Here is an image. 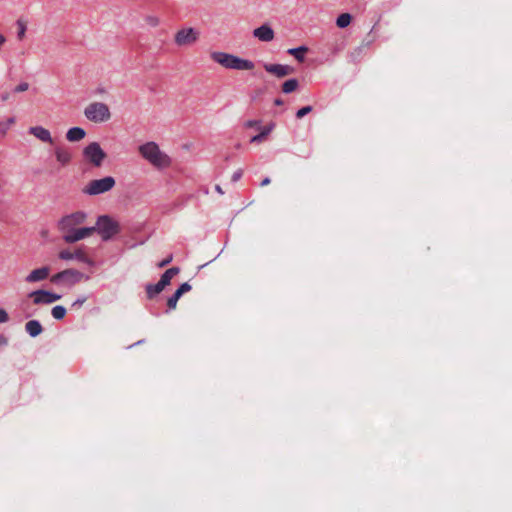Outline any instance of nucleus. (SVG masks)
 I'll return each mask as SVG.
<instances>
[{
  "label": "nucleus",
  "instance_id": "obj_27",
  "mask_svg": "<svg viewBox=\"0 0 512 512\" xmlns=\"http://www.w3.org/2000/svg\"><path fill=\"white\" fill-rule=\"evenodd\" d=\"M74 258L84 263H91L86 253L81 249H78L74 252Z\"/></svg>",
  "mask_w": 512,
  "mask_h": 512
},
{
  "label": "nucleus",
  "instance_id": "obj_20",
  "mask_svg": "<svg viewBox=\"0 0 512 512\" xmlns=\"http://www.w3.org/2000/svg\"><path fill=\"white\" fill-rule=\"evenodd\" d=\"M180 272V269L178 267H172L167 269L161 276L159 282L164 287L168 286L171 282V279L176 276Z\"/></svg>",
  "mask_w": 512,
  "mask_h": 512
},
{
  "label": "nucleus",
  "instance_id": "obj_43",
  "mask_svg": "<svg viewBox=\"0 0 512 512\" xmlns=\"http://www.w3.org/2000/svg\"><path fill=\"white\" fill-rule=\"evenodd\" d=\"M9 98H10V93L9 92L2 93V96H1L2 102L3 101H7Z\"/></svg>",
  "mask_w": 512,
  "mask_h": 512
},
{
  "label": "nucleus",
  "instance_id": "obj_44",
  "mask_svg": "<svg viewBox=\"0 0 512 512\" xmlns=\"http://www.w3.org/2000/svg\"><path fill=\"white\" fill-rule=\"evenodd\" d=\"M8 320V314L2 309V323Z\"/></svg>",
  "mask_w": 512,
  "mask_h": 512
},
{
  "label": "nucleus",
  "instance_id": "obj_40",
  "mask_svg": "<svg viewBox=\"0 0 512 512\" xmlns=\"http://www.w3.org/2000/svg\"><path fill=\"white\" fill-rule=\"evenodd\" d=\"M14 123H15V118L14 117L8 118L7 121H6L7 128L12 126Z\"/></svg>",
  "mask_w": 512,
  "mask_h": 512
},
{
  "label": "nucleus",
  "instance_id": "obj_26",
  "mask_svg": "<svg viewBox=\"0 0 512 512\" xmlns=\"http://www.w3.org/2000/svg\"><path fill=\"white\" fill-rule=\"evenodd\" d=\"M51 314L52 316L57 319V320H61L65 317L66 315V308L64 306H61V305H57L55 307L52 308L51 310Z\"/></svg>",
  "mask_w": 512,
  "mask_h": 512
},
{
  "label": "nucleus",
  "instance_id": "obj_30",
  "mask_svg": "<svg viewBox=\"0 0 512 512\" xmlns=\"http://www.w3.org/2000/svg\"><path fill=\"white\" fill-rule=\"evenodd\" d=\"M68 274L67 273H64V270L59 272V273H56L54 274L52 277H51V282L52 283H55V284H58L60 282H63V279L65 278V276H67Z\"/></svg>",
  "mask_w": 512,
  "mask_h": 512
},
{
  "label": "nucleus",
  "instance_id": "obj_32",
  "mask_svg": "<svg viewBox=\"0 0 512 512\" xmlns=\"http://www.w3.org/2000/svg\"><path fill=\"white\" fill-rule=\"evenodd\" d=\"M312 111V107L311 106H305V107H302L301 109H299L296 113V117L297 118H302L304 117L305 115H307L308 113H310Z\"/></svg>",
  "mask_w": 512,
  "mask_h": 512
},
{
  "label": "nucleus",
  "instance_id": "obj_11",
  "mask_svg": "<svg viewBox=\"0 0 512 512\" xmlns=\"http://www.w3.org/2000/svg\"><path fill=\"white\" fill-rule=\"evenodd\" d=\"M94 233L93 227L76 228L69 234L63 235V240L66 243H74L84 238L91 236Z\"/></svg>",
  "mask_w": 512,
  "mask_h": 512
},
{
  "label": "nucleus",
  "instance_id": "obj_3",
  "mask_svg": "<svg viewBox=\"0 0 512 512\" xmlns=\"http://www.w3.org/2000/svg\"><path fill=\"white\" fill-rule=\"evenodd\" d=\"M94 233L97 232L103 241H108L120 232L118 221L108 215H101L97 218Z\"/></svg>",
  "mask_w": 512,
  "mask_h": 512
},
{
  "label": "nucleus",
  "instance_id": "obj_22",
  "mask_svg": "<svg viewBox=\"0 0 512 512\" xmlns=\"http://www.w3.org/2000/svg\"><path fill=\"white\" fill-rule=\"evenodd\" d=\"M308 51L306 46H300L297 48H290L287 52L295 57V59L299 62H303L305 58V53Z\"/></svg>",
  "mask_w": 512,
  "mask_h": 512
},
{
  "label": "nucleus",
  "instance_id": "obj_6",
  "mask_svg": "<svg viewBox=\"0 0 512 512\" xmlns=\"http://www.w3.org/2000/svg\"><path fill=\"white\" fill-rule=\"evenodd\" d=\"M87 218L86 213L76 211L69 215L62 217L58 222V229L64 234H69L74 231L77 226L83 224Z\"/></svg>",
  "mask_w": 512,
  "mask_h": 512
},
{
  "label": "nucleus",
  "instance_id": "obj_35",
  "mask_svg": "<svg viewBox=\"0 0 512 512\" xmlns=\"http://www.w3.org/2000/svg\"><path fill=\"white\" fill-rule=\"evenodd\" d=\"M259 123H260V121H258V120H248V121L245 122L244 125L247 128H253V127L258 126Z\"/></svg>",
  "mask_w": 512,
  "mask_h": 512
},
{
  "label": "nucleus",
  "instance_id": "obj_42",
  "mask_svg": "<svg viewBox=\"0 0 512 512\" xmlns=\"http://www.w3.org/2000/svg\"><path fill=\"white\" fill-rule=\"evenodd\" d=\"M183 295V293L179 290V288L175 291V293L173 294V297H175L176 299H180V297Z\"/></svg>",
  "mask_w": 512,
  "mask_h": 512
},
{
  "label": "nucleus",
  "instance_id": "obj_25",
  "mask_svg": "<svg viewBox=\"0 0 512 512\" xmlns=\"http://www.w3.org/2000/svg\"><path fill=\"white\" fill-rule=\"evenodd\" d=\"M297 79H289L282 84V91L286 94L294 92L298 88Z\"/></svg>",
  "mask_w": 512,
  "mask_h": 512
},
{
  "label": "nucleus",
  "instance_id": "obj_5",
  "mask_svg": "<svg viewBox=\"0 0 512 512\" xmlns=\"http://www.w3.org/2000/svg\"><path fill=\"white\" fill-rule=\"evenodd\" d=\"M116 184L112 176H106L101 179H94L89 181L83 188V193L95 196L110 191Z\"/></svg>",
  "mask_w": 512,
  "mask_h": 512
},
{
  "label": "nucleus",
  "instance_id": "obj_15",
  "mask_svg": "<svg viewBox=\"0 0 512 512\" xmlns=\"http://www.w3.org/2000/svg\"><path fill=\"white\" fill-rule=\"evenodd\" d=\"M49 274H50V268L47 267V266H44V267H41V268H38V269H34L33 271H31L25 277V281L27 283L40 282V281L45 280L46 278H48Z\"/></svg>",
  "mask_w": 512,
  "mask_h": 512
},
{
  "label": "nucleus",
  "instance_id": "obj_2",
  "mask_svg": "<svg viewBox=\"0 0 512 512\" xmlns=\"http://www.w3.org/2000/svg\"><path fill=\"white\" fill-rule=\"evenodd\" d=\"M210 58L226 69L253 70L255 67L252 61L226 52H211Z\"/></svg>",
  "mask_w": 512,
  "mask_h": 512
},
{
  "label": "nucleus",
  "instance_id": "obj_23",
  "mask_svg": "<svg viewBox=\"0 0 512 512\" xmlns=\"http://www.w3.org/2000/svg\"><path fill=\"white\" fill-rule=\"evenodd\" d=\"M164 289H165V287L163 285H161L160 282H158L156 284H148L146 286V293H147L148 298L152 299L153 297H155L156 295L161 293Z\"/></svg>",
  "mask_w": 512,
  "mask_h": 512
},
{
  "label": "nucleus",
  "instance_id": "obj_28",
  "mask_svg": "<svg viewBox=\"0 0 512 512\" xmlns=\"http://www.w3.org/2000/svg\"><path fill=\"white\" fill-rule=\"evenodd\" d=\"M145 23L150 27H156L159 25L160 20L157 16L148 15L145 17Z\"/></svg>",
  "mask_w": 512,
  "mask_h": 512
},
{
  "label": "nucleus",
  "instance_id": "obj_41",
  "mask_svg": "<svg viewBox=\"0 0 512 512\" xmlns=\"http://www.w3.org/2000/svg\"><path fill=\"white\" fill-rule=\"evenodd\" d=\"M183 295V293L179 290V288L175 291V293L173 294V297H175L176 299H180V297Z\"/></svg>",
  "mask_w": 512,
  "mask_h": 512
},
{
  "label": "nucleus",
  "instance_id": "obj_46",
  "mask_svg": "<svg viewBox=\"0 0 512 512\" xmlns=\"http://www.w3.org/2000/svg\"><path fill=\"white\" fill-rule=\"evenodd\" d=\"M216 190L220 193V194H223L224 192L222 191L221 187L219 185L216 186Z\"/></svg>",
  "mask_w": 512,
  "mask_h": 512
},
{
  "label": "nucleus",
  "instance_id": "obj_29",
  "mask_svg": "<svg viewBox=\"0 0 512 512\" xmlns=\"http://www.w3.org/2000/svg\"><path fill=\"white\" fill-rule=\"evenodd\" d=\"M29 89V83L21 82L17 86H15L12 90L13 93H22Z\"/></svg>",
  "mask_w": 512,
  "mask_h": 512
},
{
  "label": "nucleus",
  "instance_id": "obj_37",
  "mask_svg": "<svg viewBox=\"0 0 512 512\" xmlns=\"http://www.w3.org/2000/svg\"><path fill=\"white\" fill-rule=\"evenodd\" d=\"M179 290L184 294V293H186V292H188V291H190V290H191V285H190V284H188L187 282H186V283H183V284H181V286L179 287Z\"/></svg>",
  "mask_w": 512,
  "mask_h": 512
},
{
  "label": "nucleus",
  "instance_id": "obj_1",
  "mask_svg": "<svg viewBox=\"0 0 512 512\" xmlns=\"http://www.w3.org/2000/svg\"><path fill=\"white\" fill-rule=\"evenodd\" d=\"M139 154L157 169L170 167L171 158L154 141L146 142L138 147Z\"/></svg>",
  "mask_w": 512,
  "mask_h": 512
},
{
  "label": "nucleus",
  "instance_id": "obj_10",
  "mask_svg": "<svg viewBox=\"0 0 512 512\" xmlns=\"http://www.w3.org/2000/svg\"><path fill=\"white\" fill-rule=\"evenodd\" d=\"M33 298L34 304H51L58 301L61 296L46 290H37L29 295Z\"/></svg>",
  "mask_w": 512,
  "mask_h": 512
},
{
  "label": "nucleus",
  "instance_id": "obj_16",
  "mask_svg": "<svg viewBox=\"0 0 512 512\" xmlns=\"http://www.w3.org/2000/svg\"><path fill=\"white\" fill-rule=\"evenodd\" d=\"M64 273H67L68 275L63 279V283L68 286H72L80 282L83 278H86L82 272L75 269H66L64 270Z\"/></svg>",
  "mask_w": 512,
  "mask_h": 512
},
{
  "label": "nucleus",
  "instance_id": "obj_31",
  "mask_svg": "<svg viewBox=\"0 0 512 512\" xmlns=\"http://www.w3.org/2000/svg\"><path fill=\"white\" fill-rule=\"evenodd\" d=\"M59 258L62 260L74 259V252H70L69 250H62L59 252Z\"/></svg>",
  "mask_w": 512,
  "mask_h": 512
},
{
  "label": "nucleus",
  "instance_id": "obj_13",
  "mask_svg": "<svg viewBox=\"0 0 512 512\" xmlns=\"http://www.w3.org/2000/svg\"><path fill=\"white\" fill-rule=\"evenodd\" d=\"M29 134L36 137L38 140H40L43 143L53 144L54 140L51 136V133L48 129L42 127V126H33L29 128Z\"/></svg>",
  "mask_w": 512,
  "mask_h": 512
},
{
  "label": "nucleus",
  "instance_id": "obj_39",
  "mask_svg": "<svg viewBox=\"0 0 512 512\" xmlns=\"http://www.w3.org/2000/svg\"><path fill=\"white\" fill-rule=\"evenodd\" d=\"M270 183H271L270 178L266 177V178H264V179L262 180V182L260 183V186H261V187H264V186L269 185Z\"/></svg>",
  "mask_w": 512,
  "mask_h": 512
},
{
  "label": "nucleus",
  "instance_id": "obj_38",
  "mask_svg": "<svg viewBox=\"0 0 512 512\" xmlns=\"http://www.w3.org/2000/svg\"><path fill=\"white\" fill-rule=\"evenodd\" d=\"M86 301L85 297L77 299L75 302H73L72 307H81Z\"/></svg>",
  "mask_w": 512,
  "mask_h": 512
},
{
  "label": "nucleus",
  "instance_id": "obj_45",
  "mask_svg": "<svg viewBox=\"0 0 512 512\" xmlns=\"http://www.w3.org/2000/svg\"><path fill=\"white\" fill-rule=\"evenodd\" d=\"M283 103H284V102H283V100H282V99H280V98H277V99H275V101H274V104H275V105H277V106L283 105Z\"/></svg>",
  "mask_w": 512,
  "mask_h": 512
},
{
  "label": "nucleus",
  "instance_id": "obj_47",
  "mask_svg": "<svg viewBox=\"0 0 512 512\" xmlns=\"http://www.w3.org/2000/svg\"><path fill=\"white\" fill-rule=\"evenodd\" d=\"M1 41H2V44H4V42L6 41L4 36H2Z\"/></svg>",
  "mask_w": 512,
  "mask_h": 512
},
{
  "label": "nucleus",
  "instance_id": "obj_19",
  "mask_svg": "<svg viewBox=\"0 0 512 512\" xmlns=\"http://www.w3.org/2000/svg\"><path fill=\"white\" fill-rule=\"evenodd\" d=\"M275 124L270 123L269 125L261 128V131L259 134L253 136L251 138V143H261L265 140V138L271 133V131L274 129Z\"/></svg>",
  "mask_w": 512,
  "mask_h": 512
},
{
  "label": "nucleus",
  "instance_id": "obj_18",
  "mask_svg": "<svg viewBox=\"0 0 512 512\" xmlns=\"http://www.w3.org/2000/svg\"><path fill=\"white\" fill-rule=\"evenodd\" d=\"M26 332L31 337H36L40 335L43 331L42 325L37 320H30L25 324Z\"/></svg>",
  "mask_w": 512,
  "mask_h": 512
},
{
  "label": "nucleus",
  "instance_id": "obj_21",
  "mask_svg": "<svg viewBox=\"0 0 512 512\" xmlns=\"http://www.w3.org/2000/svg\"><path fill=\"white\" fill-rule=\"evenodd\" d=\"M16 34H17V39L19 41H22L24 38H25V35H26V31H27V21L24 20L23 18H19L17 21H16Z\"/></svg>",
  "mask_w": 512,
  "mask_h": 512
},
{
  "label": "nucleus",
  "instance_id": "obj_14",
  "mask_svg": "<svg viewBox=\"0 0 512 512\" xmlns=\"http://www.w3.org/2000/svg\"><path fill=\"white\" fill-rule=\"evenodd\" d=\"M253 36L260 41L270 42L274 39L275 34L269 25L264 24L253 30Z\"/></svg>",
  "mask_w": 512,
  "mask_h": 512
},
{
  "label": "nucleus",
  "instance_id": "obj_24",
  "mask_svg": "<svg viewBox=\"0 0 512 512\" xmlns=\"http://www.w3.org/2000/svg\"><path fill=\"white\" fill-rule=\"evenodd\" d=\"M352 22V16L349 13H342L336 19V25L339 28H346Z\"/></svg>",
  "mask_w": 512,
  "mask_h": 512
},
{
  "label": "nucleus",
  "instance_id": "obj_8",
  "mask_svg": "<svg viewBox=\"0 0 512 512\" xmlns=\"http://www.w3.org/2000/svg\"><path fill=\"white\" fill-rule=\"evenodd\" d=\"M199 32L192 28H182L175 33L174 42L177 46H191L199 39Z\"/></svg>",
  "mask_w": 512,
  "mask_h": 512
},
{
  "label": "nucleus",
  "instance_id": "obj_17",
  "mask_svg": "<svg viewBox=\"0 0 512 512\" xmlns=\"http://www.w3.org/2000/svg\"><path fill=\"white\" fill-rule=\"evenodd\" d=\"M86 135V132L81 127L70 128L66 133V139L69 142H78L82 140Z\"/></svg>",
  "mask_w": 512,
  "mask_h": 512
},
{
  "label": "nucleus",
  "instance_id": "obj_12",
  "mask_svg": "<svg viewBox=\"0 0 512 512\" xmlns=\"http://www.w3.org/2000/svg\"><path fill=\"white\" fill-rule=\"evenodd\" d=\"M263 67L266 72L278 78H283L294 73V68L289 65L265 63Z\"/></svg>",
  "mask_w": 512,
  "mask_h": 512
},
{
  "label": "nucleus",
  "instance_id": "obj_34",
  "mask_svg": "<svg viewBox=\"0 0 512 512\" xmlns=\"http://www.w3.org/2000/svg\"><path fill=\"white\" fill-rule=\"evenodd\" d=\"M243 175V170L242 169H238L237 171H235L232 175V181L233 182H237Z\"/></svg>",
  "mask_w": 512,
  "mask_h": 512
},
{
  "label": "nucleus",
  "instance_id": "obj_9",
  "mask_svg": "<svg viewBox=\"0 0 512 512\" xmlns=\"http://www.w3.org/2000/svg\"><path fill=\"white\" fill-rule=\"evenodd\" d=\"M53 154L57 162V170L68 166L72 161V152L68 147L64 145L55 146Z\"/></svg>",
  "mask_w": 512,
  "mask_h": 512
},
{
  "label": "nucleus",
  "instance_id": "obj_36",
  "mask_svg": "<svg viewBox=\"0 0 512 512\" xmlns=\"http://www.w3.org/2000/svg\"><path fill=\"white\" fill-rule=\"evenodd\" d=\"M172 259H173L172 255H169L167 258H165L163 261H161L158 264V267L163 268V267L167 266L172 261Z\"/></svg>",
  "mask_w": 512,
  "mask_h": 512
},
{
  "label": "nucleus",
  "instance_id": "obj_33",
  "mask_svg": "<svg viewBox=\"0 0 512 512\" xmlns=\"http://www.w3.org/2000/svg\"><path fill=\"white\" fill-rule=\"evenodd\" d=\"M177 302H178V299H176L175 297H173V295L171 297L168 298L167 300V306L169 309H175L176 306H177Z\"/></svg>",
  "mask_w": 512,
  "mask_h": 512
},
{
  "label": "nucleus",
  "instance_id": "obj_4",
  "mask_svg": "<svg viewBox=\"0 0 512 512\" xmlns=\"http://www.w3.org/2000/svg\"><path fill=\"white\" fill-rule=\"evenodd\" d=\"M85 117L94 123L107 122L111 118V112L107 104L92 102L84 109Z\"/></svg>",
  "mask_w": 512,
  "mask_h": 512
},
{
  "label": "nucleus",
  "instance_id": "obj_7",
  "mask_svg": "<svg viewBox=\"0 0 512 512\" xmlns=\"http://www.w3.org/2000/svg\"><path fill=\"white\" fill-rule=\"evenodd\" d=\"M85 159L95 167H100L107 157L98 142H91L83 149Z\"/></svg>",
  "mask_w": 512,
  "mask_h": 512
}]
</instances>
